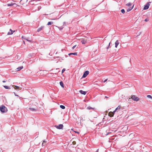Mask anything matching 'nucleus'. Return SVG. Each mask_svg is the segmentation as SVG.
Returning <instances> with one entry per match:
<instances>
[{
  "instance_id": "nucleus-30",
  "label": "nucleus",
  "mask_w": 152,
  "mask_h": 152,
  "mask_svg": "<svg viewBox=\"0 0 152 152\" xmlns=\"http://www.w3.org/2000/svg\"><path fill=\"white\" fill-rule=\"evenodd\" d=\"M65 69H63L62 71V73H63L65 71Z\"/></svg>"
},
{
  "instance_id": "nucleus-3",
  "label": "nucleus",
  "mask_w": 152,
  "mask_h": 152,
  "mask_svg": "<svg viewBox=\"0 0 152 152\" xmlns=\"http://www.w3.org/2000/svg\"><path fill=\"white\" fill-rule=\"evenodd\" d=\"M149 3H151V2H148L145 5L143 8L144 10H146L148 9L150 5Z\"/></svg>"
},
{
  "instance_id": "nucleus-26",
  "label": "nucleus",
  "mask_w": 152,
  "mask_h": 152,
  "mask_svg": "<svg viewBox=\"0 0 152 152\" xmlns=\"http://www.w3.org/2000/svg\"><path fill=\"white\" fill-rule=\"evenodd\" d=\"M4 87L6 89H9L10 88H9V87L7 86H4Z\"/></svg>"
},
{
  "instance_id": "nucleus-7",
  "label": "nucleus",
  "mask_w": 152,
  "mask_h": 152,
  "mask_svg": "<svg viewBox=\"0 0 152 152\" xmlns=\"http://www.w3.org/2000/svg\"><path fill=\"white\" fill-rule=\"evenodd\" d=\"M7 5L8 6H11L13 5H15V7H16L17 6V4L15 3H11L10 4H7Z\"/></svg>"
},
{
  "instance_id": "nucleus-13",
  "label": "nucleus",
  "mask_w": 152,
  "mask_h": 152,
  "mask_svg": "<svg viewBox=\"0 0 152 152\" xmlns=\"http://www.w3.org/2000/svg\"><path fill=\"white\" fill-rule=\"evenodd\" d=\"M121 108V107L120 106H118L115 109V110L114 111V112H115L117 110L118 111V110H119Z\"/></svg>"
},
{
  "instance_id": "nucleus-2",
  "label": "nucleus",
  "mask_w": 152,
  "mask_h": 152,
  "mask_svg": "<svg viewBox=\"0 0 152 152\" xmlns=\"http://www.w3.org/2000/svg\"><path fill=\"white\" fill-rule=\"evenodd\" d=\"M131 98L133 100L136 101H138L139 99V98L135 95H132Z\"/></svg>"
},
{
  "instance_id": "nucleus-11",
  "label": "nucleus",
  "mask_w": 152,
  "mask_h": 152,
  "mask_svg": "<svg viewBox=\"0 0 152 152\" xmlns=\"http://www.w3.org/2000/svg\"><path fill=\"white\" fill-rule=\"evenodd\" d=\"M119 42L118 41V40H117L116 41V42H115V47L116 48H117V46L118 45H119Z\"/></svg>"
},
{
  "instance_id": "nucleus-29",
  "label": "nucleus",
  "mask_w": 152,
  "mask_h": 152,
  "mask_svg": "<svg viewBox=\"0 0 152 152\" xmlns=\"http://www.w3.org/2000/svg\"><path fill=\"white\" fill-rule=\"evenodd\" d=\"M147 96L148 98H151V99H152V98L151 96L150 95H148Z\"/></svg>"
},
{
  "instance_id": "nucleus-32",
  "label": "nucleus",
  "mask_w": 152,
  "mask_h": 152,
  "mask_svg": "<svg viewBox=\"0 0 152 152\" xmlns=\"http://www.w3.org/2000/svg\"><path fill=\"white\" fill-rule=\"evenodd\" d=\"M149 21V19L148 18H146L145 20V22H147Z\"/></svg>"
},
{
  "instance_id": "nucleus-6",
  "label": "nucleus",
  "mask_w": 152,
  "mask_h": 152,
  "mask_svg": "<svg viewBox=\"0 0 152 152\" xmlns=\"http://www.w3.org/2000/svg\"><path fill=\"white\" fill-rule=\"evenodd\" d=\"M29 109L32 111H36L37 109V107L35 105L34 107H30Z\"/></svg>"
},
{
  "instance_id": "nucleus-14",
  "label": "nucleus",
  "mask_w": 152,
  "mask_h": 152,
  "mask_svg": "<svg viewBox=\"0 0 152 152\" xmlns=\"http://www.w3.org/2000/svg\"><path fill=\"white\" fill-rule=\"evenodd\" d=\"M81 42L82 43V44H86L87 42V40H86L85 39H82L81 41Z\"/></svg>"
},
{
  "instance_id": "nucleus-35",
  "label": "nucleus",
  "mask_w": 152,
  "mask_h": 152,
  "mask_svg": "<svg viewBox=\"0 0 152 152\" xmlns=\"http://www.w3.org/2000/svg\"><path fill=\"white\" fill-rule=\"evenodd\" d=\"M110 42L109 43L108 46L107 47V49H108V48H109V46L110 45Z\"/></svg>"
},
{
  "instance_id": "nucleus-20",
  "label": "nucleus",
  "mask_w": 152,
  "mask_h": 152,
  "mask_svg": "<svg viewBox=\"0 0 152 152\" xmlns=\"http://www.w3.org/2000/svg\"><path fill=\"white\" fill-rule=\"evenodd\" d=\"M15 88H14L15 89H21V88H20V87L19 86H15Z\"/></svg>"
},
{
  "instance_id": "nucleus-40",
  "label": "nucleus",
  "mask_w": 152,
  "mask_h": 152,
  "mask_svg": "<svg viewBox=\"0 0 152 152\" xmlns=\"http://www.w3.org/2000/svg\"><path fill=\"white\" fill-rule=\"evenodd\" d=\"M62 28H61V27H60V28H59V29H61Z\"/></svg>"
},
{
  "instance_id": "nucleus-18",
  "label": "nucleus",
  "mask_w": 152,
  "mask_h": 152,
  "mask_svg": "<svg viewBox=\"0 0 152 152\" xmlns=\"http://www.w3.org/2000/svg\"><path fill=\"white\" fill-rule=\"evenodd\" d=\"M133 7H134V5L131 8L130 7V8L127 9V11L129 12V11H130L133 8Z\"/></svg>"
},
{
  "instance_id": "nucleus-5",
  "label": "nucleus",
  "mask_w": 152,
  "mask_h": 152,
  "mask_svg": "<svg viewBox=\"0 0 152 152\" xmlns=\"http://www.w3.org/2000/svg\"><path fill=\"white\" fill-rule=\"evenodd\" d=\"M55 127L57 129H62L63 126L62 124H60L58 126H55Z\"/></svg>"
},
{
  "instance_id": "nucleus-27",
  "label": "nucleus",
  "mask_w": 152,
  "mask_h": 152,
  "mask_svg": "<svg viewBox=\"0 0 152 152\" xmlns=\"http://www.w3.org/2000/svg\"><path fill=\"white\" fill-rule=\"evenodd\" d=\"M131 4H132L131 3H129L127 4H126V5L128 6L129 7L131 5Z\"/></svg>"
},
{
  "instance_id": "nucleus-37",
  "label": "nucleus",
  "mask_w": 152,
  "mask_h": 152,
  "mask_svg": "<svg viewBox=\"0 0 152 152\" xmlns=\"http://www.w3.org/2000/svg\"><path fill=\"white\" fill-rule=\"evenodd\" d=\"M75 133H76L77 134H79V132H76V131H75Z\"/></svg>"
},
{
  "instance_id": "nucleus-34",
  "label": "nucleus",
  "mask_w": 152,
  "mask_h": 152,
  "mask_svg": "<svg viewBox=\"0 0 152 152\" xmlns=\"http://www.w3.org/2000/svg\"><path fill=\"white\" fill-rule=\"evenodd\" d=\"M26 39V40L27 41H30H30H31V40H29V39H28V38H27V39Z\"/></svg>"
},
{
  "instance_id": "nucleus-36",
  "label": "nucleus",
  "mask_w": 152,
  "mask_h": 152,
  "mask_svg": "<svg viewBox=\"0 0 152 152\" xmlns=\"http://www.w3.org/2000/svg\"><path fill=\"white\" fill-rule=\"evenodd\" d=\"M107 79H106L105 80H104V83L106 81H107Z\"/></svg>"
},
{
  "instance_id": "nucleus-39",
  "label": "nucleus",
  "mask_w": 152,
  "mask_h": 152,
  "mask_svg": "<svg viewBox=\"0 0 152 152\" xmlns=\"http://www.w3.org/2000/svg\"><path fill=\"white\" fill-rule=\"evenodd\" d=\"M2 82L3 83H5L6 82V81L5 80H3Z\"/></svg>"
},
{
  "instance_id": "nucleus-9",
  "label": "nucleus",
  "mask_w": 152,
  "mask_h": 152,
  "mask_svg": "<svg viewBox=\"0 0 152 152\" xmlns=\"http://www.w3.org/2000/svg\"><path fill=\"white\" fill-rule=\"evenodd\" d=\"M79 92L82 94L85 95L86 94V91H83L82 90H80L79 91Z\"/></svg>"
},
{
  "instance_id": "nucleus-41",
  "label": "nucleus",
  "mask_w": 152,
  "mask_h": 152,
  "mask_svg": "<svg viewBox=\"0 0 152 152\" xmlns=\"http://www.w3.org/2000/svg\"><path fill=\"white\" fill-rule=\"evenodd\" d=\"M35 107V105L34 106H33L32 107L31 106V107Z\"/></svg>"
},
{
  "instance_id": "nucleus-21",
  "label": "nucleus",
  "mask_w": 152,
  "mask_h": 152,
  "mask_svg": "<svg viewBox=\"0 0 152 152\" xmlns=\"http://www.w3.org/2000/svg\"><path fill=\"white\" fill-rule=\"evenodd\" d=\"M87 109L88 110L93 109L94 110V108L90 106H89L87 108Z\"/></svg>"
},
{
  "instance_id": "nucleus-43",
  "label": "nucleus",
  "mask_w": 152,
  "mask_h": 152,
  "mask_svg": "<svg viewBox=\"0 0 152 152\" xmlns=\"http://www.w3.org/2000/svg\"><path fill=\"white\" fill-rule=\"evenodd\" d=\"M141 33V32H140V34ZM140 34H139V35H140Z\"/></svg>"
},
{
  "instance_id": "nucleus-22",
  "label": "nucleus",
  "mask_w": 152,
  "mask_h": 152,
  "mask_svg": "<svg viewBox=\"0 0 152 152\" xmlns=\"http://www.w3.org/2000/svg\"><path fill=\"white\" fill-rule=\"evenodd\" d=\"M60 84L61 87L63 88L64 87L63 83L62 81H61L60 82Z\"/></svg>"
},
{
  "instance_id": "nucleus-12",
  "label": "nucleus",
  "mask_w": 152,
  "mask_h": 152,
  "mask_svg": "<svg viewBox=\"0 0 152 152\" xmlns=\"http://www.w3.org/2000/svg\"><path fill=\"white\" fill-rule=\"evenodd\" d=\"M44 27V26H42L38 28L37 29V31L39 32L41 31Z\"/></svg>"
},
{
  "instance_id": "nucleus-33",
  "label": "nucleus",
  "mask_w": 152,
  "mask_h": 152,
  "mask_svg": "<svg viewBox=\"0 0 152 152\" xmlns=\"http://www.w3.org/2000/svg\"><path fill=\"white\" fill-rule=\"evenodd\" d=\"M76 45H75L74 46L72 47V49H74L75 48V47H76Z\"/></svg>"
},
{
  "instance_id": "nucleus-25",
  "label": "nucleus",
  "mask_w": 152,
  "mask_h": 152,
  "mask_svg": "<svg viewBox=\"0 0 152 152\" xmlns=\"http://www.w3.org/2000/svg\"><path fill=\"white\" fill-rule=\"evenodd\" d=\"M53 23V22H49L48 23L47 25H51V24H52Z\"/></svg>"
},
{
  "instance_id": "nucleus-24",
  "label": "nucleus",
  "mask_w": 152,
  "mask_h": 152,
  "mask_svg": "<svg viewBox=\"0 0 152 152\" xmlns=\"http://www.w3.org/2000/svg\"><path fill=\"white\" fill-rule=\"evenodd\" d=\"M85 115H82V116L80 117V120H83V118H85Z\"/></svg>"
},
{
  "instance_id": "nucleus-38",
  "label": "nucleus",
  "mask_w": 152,
  "mask_h": 152,
  "mask_svg": "<svg viewBox=\"0 0 152 152\" xmlns=\"http://www.w3.org/2000/svg\"><path fill=\"white\" fill-rule=\"evenodd\" d=\"M105 98H109V97H107V96H105Z\"/></svg>"
},
{
  "instance_id": "nucleus-23",
  "label": "nucleus",
  "mask_w": 152,
  "mask_h": 152,
  "mask_svg": "<svg viewBox=\"0 0 152 152\" xmlns=\"http://www.w3.org/2000/svg\"><path fill=\"white\" fill-rule=\"evenodd\" d=\"M60 107L62 109H64L65 108V107L63 105H60Z\"/></svg>"
},
{
  "instance_id": "nucleus-4",
  "label": "nucleus",
  "mask_w": 152,
  "mask_h": 152,
  "mask_svg": "<svg viewBox=\"0 0 152 152\" xmlns=\"http://www.w3.org/2000/svg\"><path fill=\"white\" fill-rule=\"evenodd\" d=\"M89 73V72L88 71H86L84 73L83 76H82L83 78L87 76V75H88Z\"/></svg>"
},
{
  "instance_id": "nucleus-1",
  "label": "nucleus",
  "mask_w": 152,
  "mask_h": 152,
  "mask_svg": "<svg viewBox=\"0 0 152 152\" xmlns=\"http://www.w3.org/2000/svg\"><path fill=\"white\" fill-rule=\"evenodd\" d=\"M1 111L3 113H6L7 111V108L4 106H2L0 107Z\"/></svg>"
},
{
  "instance_id": "nucleus-10",
  "label": "nucleus",
  "mask_w": 152,
  "mask_h": 152,
  "mask_svg": "<svg viewBox=\"0 0 152 152\" xmlns=\"http://www.w3.org/2000/svg\"><path fill=\"white\" fill-rule=\"evenodd\" d=\"M10 32H9L8 33H7L8 35H11V34H12L13 33L15 32V31H13L12 30V29H10Z\"/></svg>"
},
{
  "instance_id": "nucleus-19",
  "label": "nucleus",
  "mask_w": 152,
  "mask_h": 152,
  "mask_svg": "<svg viewBox=\"0 0 152 152\" xmlns=\"http://www.w3.org/2000/svg\"><path fill=\"white\" fill-rule=\"evenodd\" d=\"M46 142H47V141H46L45 140H43V142L42 143V146H44L45 145V144L46 143Z\"/></svg>"
},
{
  "instance_id": "nucleus-31",
  "label": "nucleus",
  "mask_w": 152,
  "mask_h": 152,
  "mask_svg": "<svg viewBox=\"0 0 152 152\" xmlns=\"http://www.w3.org/2000/svg\"><path fill=\"white\" fill-rule=\"evenodd\" d=\"M72 143L73 145H75L76 144V142L75 141H74L72 142Z\"/></svg>"
},
{
  "instance_id": "nucleus-8",
  "label": "nucleus",
  "mask_w": 152,
  "mask_h": 152,
  "mask_svg": "<svg viewBox=\"0 0 152 152\" xmlns=\"http://www.w3.org/2000/svg\"><path fill=\"white\" fill-rule=\"evenodd\" d=\"M115 113V112H114V111L113 112H110L109 113V115L110 116V117H113L114 115V113Z\"/></svg>"
},
{
  "instance_id": "nucleus-42",
  "label": "nucleus",
  "mask_w": 152,
  "mask_h": 152,
  "mask_svg": "<svg viewBox=\"0 0 152 152\" xmlns=\"http://www.w3.org/2000/svg\"><path fill=\"white\" fill-rule=\"evenodd\" d=\"M14 93L15 94V92H14ZM15 96H18V95H16L15 94Z\"/></svg>"
},
{
  "instance_id": "nucleus-17",
  "label": "nucleus",
  "mask_w": 152,
  "mask_h": 152,
  "mask_svg": "<svg viewBox=\"0 0 152 152\" xmlns=\"http://www.w3.org/2000/svg\"><path fill=\"white\" fill-rule=\"evenodd\" d=\"M111 132H107V130L106 131V132H105V133H104V134L105 135V136H107V135L108 134L111 133Z\"/></svg>"
},
{
  "instance_id": "nucleus-15",
  "label": "nucleus",
  "mask_w": 152,
  "mask_h": 152,
  "mask_svg": "<svg viewBox=\"0 0 152 152\" xmlns=\"http://www.w3.org/2000/svg\"><path fill=\"white\" fill-rule=\"evenodd\" d=\"M23 68V66H21L20 67H19L16 69V71H19L22 69Z\"/></svg>"
},
{
  "instance_id": "nucleus-28",
  "label": "nucleus",
  "mask_w": 152,
  "mask_h": 152,
  "mask_svg": "<svg viewBox=\"0 0 152 152\" xmlns=\"http://www.w3.org/2000/svg\"><path fill=\"white\" fill-rule=\"evenodd\" d=\"M121 12L123 14L125 12V10L123 9H122L121 10Z\"/></svg>"
},
{
  "instance_id": "nucleus-16",
  "label": "nucleus",
  "mask_w": 152,
  "mask_h": 152,
  "mask_svg": "<svg viewBox=\"0 0 152 152\" xmlns=\"http://www.w3.org/2000/svg\"><path fill=\"white\" fill-rule=\"evenodd\" d=\"M69 55L70 56L71 55H77V53L75 52L74 53H70L69 54Z\"/></svg>"
}]
</instances>
